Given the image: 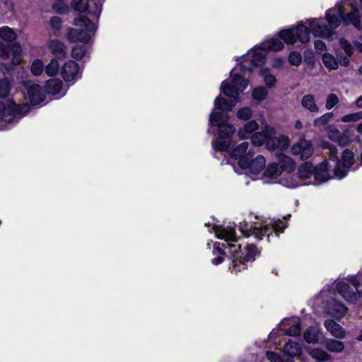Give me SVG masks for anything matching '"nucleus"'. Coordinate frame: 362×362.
Returning a JSON list of instances; mask_svg holds the SVG:
<instances>
[{
	"instance_id": "obj_11",
	"label": "nucleus",
	"mask_w": 362,
	"mask_h": 362,
	"mask_svg": "<svg viewBox=\"0 0 362 362\" xmlns=\"http://www.w3.org/2000/svg\"><path fill=\"white\" fill-rule=\"evenodd\" d=\"M347 311V307L334 298H328L324 304V312L337 320L343 318Z\"/></svg>"
},
{
	"instance_id": "obj_58",
	"label": "nucleus",
	"mask_w": 362,
	"mask_h": 362,
	"mask_svg": "<svg viewBox=\"0 0 362 362\" xmlns=\"http://www.w3.org/2000/svg\"><path fill=\"white\" fill-rule=\"evenodd\" d=\"M349 57H348L347 54H346V56H344L342 54L338 55L337 59L338 62V64H340L341 66H343L344 67L348 66L350 63Z\"/></svg>"
},
{
	"instance_id": "obj_41",
	"label": "nucleus",
	"mask_w": 362,
	"mask_h": 362,
	"mask_svg": "<svg viewBox=\"0 0 362 362\" xmlns=\"http://www.w3.org/2000/svg\"><path fill=\"white\" fill-rule=\"evenodd\" d=\"M284 47V43L278 38H272L268 45L264 46L266 51L278 52Z\"/></svg>"
},
{
	"instance_id": "obj_49",
	"label": "nucleus",
	"mask_w": 362,
	"mask_h": 362,
	"mask_svg": "<svg viewBox=\"0 0 362 362\" xmlns=\"http://www.w3.org/2000/svg\"><path fill=\"white\" fill-rule=\"evenodd\" d=\"M302 62V57L298 52H291L288 56V62L293 66H298Z\"/></svg>"
},
{
	"instance_id": "obj_30",
	"label": "nucleus",
	"mask_w": 362,
	"mask_h": 362,
	"mask_svg": "<svg viewBox=\"0 0 362 362\" xmlns=\"http://www.w3.org/2000/svg\"><path fill=\"white\" fill-rule=\"evenodd\" d=\"M259 124L255 120L249 121L238 131V135L241 139H246L251 133L257 130Z\"/></svg>"
},
{
	"instance_id": "obj_57",
	"label": "nucleus",
	"mask_w": 362,
	"mask_h": 362,
	"mask_svg": "<svg viewBox=\"0 0 362 362\" xmlns=\"http://www.w3.org/2000/svg\"><path fill=\"white\" fill-rule=\"evenodd\" d=\"M314 46L316 52L319 54H322L325 50H326L325 43L320 40H315Z\"/></svg>"
},
{
	"instance_id": "obj_25",
	"label": "nucleus",
	"mask_w": 362,
	"mask_h": 362,
	"mask_svg": "<svg viewBox=\"0 0 362 362\" xmlns=\"http://www.w3.org/2000/svg\"><path fill=\"white\" fill-rule=\"evenodd\" d=\"M49 48L57 59L62 60L66 57V46L59 40H52Z\"/></svg>"
},
{
	"instance_id": "obj_9",
	"label": "nucleus",
	"mask_w": 362,
	"mask_h": 362,
	"mask_svg": "<svg viewBox=\"0 0 362 362\" xmlns=\"http://www.w3.org/2000/svg\"><path fill=\"white\" fill-rule=\"evenodd\" d=\"M218 136L216 142H213L214 151H226L231 142V136L235 132V129L231 124L223 122L218 127Z\"/></svg>"
},
{
	"instance_id": "obj_20",
	"label": "nucleus",
	"mask_w": 362,
	"mask_h": 362,
	"mask_svg": "<svg viewBox=\"0 0 362 362\" xmlns=\"http://www.w3.org/2000/svg\"><path fill=\"white\" fill-rule=\"evenodd\" d=\"M29 100L33 105L40 104L45 100V95L41 86L30 83L26 85Z\"/></svg>"
},
{
	"instance_id": "obj_35",
	"label": "nucleus",
	"mask_w": 362,
	"mask_h": 362,
	"mask_svg": "<svg viewBox=\"0 0 362 362\" xmlns=\"http://www.w3.org/2000/svg\"><path fill=\"white\" fill-rule=\"evenodd\" d=\"M279 167L280 166L278 163L274 162L269 164L264 171L265 175L272 178L278 177L282 173V170Z\"/></svg>"
},
{
	"instance_id": "obj_18",
	"label": "nucleus",
	"mask_w": 362,
	"mask_h": 362,
	"mask_svg": "<svg viewBox=\"0 0 362 362\" xmlns=\"http://www.w3.org/2000/svg\"><path fill=\"white\" fill-rule=\"evenodd\" d=\"M249 144L248 142L244 141L232 149L231 151L229 152V154L231 158L238 160V164L240 168V161L244 159L246 160L247 159H251L254 156V153L252 151H249L247 152Z\"/></svg>"
},
{
	"instance_id": "obj_62",
	"label": "nucleus",
	"mask_w": 362,
	"mask_h": 362,
	"mask_svg": "<svg viewBox=\"0 0 362 362\" xmlns=\"http://www.w3.org/2000/svg\"><path fill=\"white\" fill-rule=\"evenodd\" d=\"M351 283L354 286V288H356V291L357 292L359 291H358V287L361 286V284L358 282V281L356 278H353L351 280Z\"/></svg>"
},
{
	"instance_id": "obj_31",
	"label": "nucleus",
	"mask_w": 362,
	"mask_h": 362,
	"mask_svg": "<svg viewBox=\"0 0 362 362\" xmlns=\"http://www.w3.org/2000/svg\"><path fill=\"white\" fill-rule=\"evenodd\" d=\"M301 105L311 112H317L319 111V107L315 104L314 96L311 94H307L303 97Z\"/></svg>"
},
{
	"instance_id": "obj_44",
	"label": "nucleus",
	"mask_w": 362,
	"mask_h": 362,
	"mask_svg": "<svg viewBox=\"0 0 362 362\" xmlns=\"http://www.w3.org/2000/svg\"><path fill=\"white\" fill-rule=\"evenodd\" d=\"M86 53V47L85 45H76L72 49L71 57L76 60H81Z\"/></svg>"
},
{
	"instance_id": "obj_36",
	"label": "nucleus",
	"mask_w": 362,
	"mask_h": 362,
	"mask_svg": "<svg viewBox=\"0 0 362 362\" xmlns=\"http://www.w3.org/2000/svg\"><path fill=\"white\" fill-rule=\"evenodd\" d=\"M0 37L6 42L14 41L16 38L15 32L8 26H4L0 28Z\"/></svg>"
},
{
	"instance_id": "obj_29",
	"label": "nucleus",
	"mask_w": 362,
	"mask_h": 362,
	"mask_svg": "<svg viewBox=\"0 0 362 362\" xmlns=\"http://www.w3.org/2000/svg\"><path fill=\"white\" fill-rule=\"evenodd\" d=\"M284 351L285 354L290 356H298L301 353V347L299 343L290 339L285 344Z\"/></svg>"
},
{
	"instance_id": "obj_16",
	"label": "nucleus",
	"mask_w": 362,
	"mask_h": 362,
	"mask_svg": "<svg viewBox=\"0 0 362 362\" xmlns=\"http://www.w3.org/2000/svg\"><path fill=\"white\" fill-rule=\"evenodd\" d=\"M265 165L266 160L262 155L257 156L255 158H252L251 159H247L246 160L243 159L240 161V168H249L250 172L254 175L259 174L262 170L264 169Z\"/></svg>"
},
{
	"instance_id": "obj_24",
	"label": "nucleus",
	"mask_w": 362,
	"mask_h": 362,
	"mask_svg": "<svg viewBox=\"0 0 362 362\" xmlns=\"http://www.w3.org/2000/svg\"><path fill=\"white\" fill-rule=\"evenodd\" d=\"M313 176L320 182H326L329 180V165L327 160L314 167Z\"/></svg>"
},
{
	"instance_id": "obj_10",
	"label": "nucleus",
	"mask_w": 362,
	"mask_h": 362,
	"mask_svg": "<svg viewBox=\"0 0 362 362\" xmlns=\"http://www.w3.org/2000/svg\"><path fill=\"white\" fill-rule=\"evenodd\" d=\"M214 105L216 109L222 112H212L209 117V122L211 126L218 127L224 122L223 111L229 112L235 105L233 101H227L224 98L218 96L214 101Z\"/></svg>"
},
{
	"instance_id": "obj_50",
	"label": "nucleus",
	"mask_w": 362,
	"mask_h": 362,
	"mask_svg": "<svg viewBox=\"0 0 362 362\" xmlns=\"http://www.w3.org/2000/svg\"><path fill=\"white\" fill-rule=\"evenodd\" d=\"M339 103V98L337 95L331 93L328 95L326 101V108L327 110L332 109Z\"/></svg>"
},
{
	"instance_id": "obj_45",
	"label": "nucleus",
	"mask_w": 362,
	"mask_h": 362,
	"mask_svg": "<svg viewBox=\"0 0 362 362\" xmlns=\"http://www.w3.org/2000/svg\"><path fill=\"white\" fill-rule=\"evenodd\" d=\"M44 69V64L40 59H35L31 65V72L35 76H40Z\"/></svg>"
},
{
	"instance_id": "obj_55",
	"label": "nucleus",
	"mask_w": 362,
	"mask_h": 362,
	"mask_svg": "<svg viewBox=\"0 0 362 362\" xmlns=\"http://www.w3.org/2000/svg\"><path fill=\"white\" fill-rule=\"evenodd\" d=\"M337 141L341 146L344 147L349 145V144L350 143V139L346 134H340L339 135L337 136Z\"/></svg>"
},
{
	"instance_id": "obj_48",
	"label": "nucleus",
	"mask_w": 362,
	"mask_h": 362,
	"mask_svg": "<svg viewBox=\"0 0 362 362\" xmlns=\"http://www.w3.org/2000/svg\"><path fill=\"white\" fill-rule=\"evenodd\" d=\"M339 45L348 55V57H351L354 53V48L351 44L346 40L345 38L339 39Z\"/></svg>"
},
{
	"instance_id": "obj_15",
	"label": "nucleus",
	"mask_w": 362,
	"mask_h": 362,
	"mask_svg": "<svg viewBox=\"0 0 362 362\" xmlns=\"http://www.w3.org/2000/svg\"><path fill=\"white\" fill-rule=\"evenodd\" d=\"M266 51L260 49H255L250 59H245L240 64L242 71H252L255 67L264 64Z\"/></svg>"
},
{
	"instance_id": "obj_37",
	"label": "nucleus",
	"mask_w": 362,
	"mask_h": 362,
	"mask_svg": "<svg viewBox=\"0 0 362 362\" xmlns=\"http://www.w3.org/2000/svg\"><path fill=\"white\" fill-rule=\"evenodd\" d=\"M260 75L264 78V81L267 87H273L276 82V78L274 75L269 73V68H262L259 71Z\"/></svg>"
},
{
	"instance_id": "obj_63",
	"label": "nucleus",
	"mask_w": 362,
	"mask_h": 362,
	"mask_svg": "<svg viewBox=\"0 0 362 362\" xmlns=\"http://www.w3.org/2000/svg\"><path fill=\"white\" fill-rule=\"evenodd\" d=\"M223 261V257L221 256H219L218 257L213 259L211 262H212L213 264L218 265V264L222 263Z\"/></svg>"
},
{
	"instance_id": "obj_51",
	"label": "nucleus",
	"mask_w": 362,
	"mask_h": 362,
	"mask_svg": "<svg viewBox=\"0 0 362 362\" xmlns=\"http://www.w3.org/2000/svg\"><path fill=\"white\" fill-rule=\"evenodd\" d=\"M362 119V111L357 113L349 114L344 115L341 120L344 122H355Z\"/></svg>"
},
{
	"instance_id": "obj_39",
	"label": "nucleus",
	"mask_w": 362,
	"mask_h": 362,
	"mask_svg": "<svg viewBox=\"0 0 362 362\" xmlns=\"http://www.w3.org/2000/svg\"><path fill=\"white\" fill-rule=\"evenodd\" d=\"M310 356L318 361L319 362L327 361L331 359V355L328 354L321 349H314L310 352Z\"/></svg>"
},
{
	"instance_id": "obj_26",
	"label": "nucleus",
	"mask_w": 362,
	"mask_h": 362,
	"mask_svg": "<svg viewBox=\"0 0 362 362\" xmlns=\"http://www.w3.org/2000/svg\"><path fill=\"white\" fill-rule=\"evenodd\" d=\"M62 86L63 83L61 80L54 78L48 80L45 88L47 93L54 95L60 93Z\"/></svg>"
},
{
	"instance_id": "obj_21",
	"label": "nucleus",
	"mask_w": 362,
	"mask_h": 362,
	"mask_svg": "<svg viewBox=\"0 0 362 362\" xmlns=\"http://www.w3.org/2000/svg\"><path fill=\"white\" fill-rule=\"evenodd\" d=\"M214 232L216 235L219 239H223L226 242L237 241V237L235 234V228L231 226H214Z\"/></svg>"
},
{
	"instance_id": "obj_6",
	"label": "nucleus",
	"mask_w": 362,
	"mask_h": 362,
	"mask_svg": "<svg viewBox=\"0 0 362 362\" xmlns=\"http://www.w3.org/2000/svg\"><path fill=\"white\" fill-rule=\"evenodd\" d=\"M29 110L30 106L28 104L17 105L11 102V105H6L0 102V121L6 123L17 122Z\"/></svg>"
},
{
	"instance_id": "obj_13",
	"label": "nucleus",
	"mask_w": 362,
	"mask_h": 362,
	"mask_svg": "<svg viewBox=\"0 0 362 362\" xmlns=\"http://www.w3.org/2000/svg\"><path fill=\"white\" fill-rule=\"evenodd\" d=\"M291 151L293 156H299L300 160H305L313 155L314 147L310 141L301 138L292 146Z\"/></svg>"
},
{
	"instance_id": "obj_28",
	"label": "nucleus",
	"mask_w": 362,
	"mask_h": 362,
	"mask_svg": "<svg viewBox=\"0 0 362 362\" xmlns=\"http://www.w3.org/2000/svg\"><path fill=\"white\" fill-rule=\"evenodd\" d=\"M324 346L330 352L339 353L344 349L342 341L334 339H327L324 341Z\"/></svg>"
},
{
	"instance_id": "obj_40",
	"label": "nucleus",
	"mask_w": 362,
	"mask_h": 362,
	"mask_svg": "<svg viewBox=\"0 0 362 362\" xmlns=\"http://www.w3.org/2000/svg\"><path fill=\"white\" fill-rule=\"evenodd\" d=\"M310 356L318 361L319 362L327 361L331 359V355L328 354L321 349H314L310 352Z\"/></svg>"
},
{
	"instance_id": "obj_7",
	"label": "nucleus",
	"mask_w": 362,
	"mask_h": 362,
	"mask_svg": "<svg viewBox=\"0 0 362 362\" xmlns=\"http://www.w3.org/2000/svg\"><path fill=\"white\" fill-rule=\"evenodd\" d=\"M281 223H282V222L280 221H271L269 223L265 225L261 224L258 227H251L249 230L242 231L245 236L254 235L257 240H261L264 235H267V241L270 242L272 237H277L279 235ZM282 230H281V231Z\"/></svg>"
},
{
	"instance_id": "obj_47",
	"label": "nucleus",
	"mask_w": 362,
	"mask_h": 362,
	"mask_svg": "<svg viewBox=\"0 0 362 362\" xmlns=\"http://www.w3.org/2000/svg\"><path fill=\"white\" fill-rule=\"evenodd\" d=\"M332 115H333L332 112H327L322 116L315 119L313 124L315 127L325 126L328 124L330 119L332 117Z\"/></svg>"
},
{
	"instance_id": "obj_1",
	"label": "nucleus",
	"mask_w": 362,
	"mask_h": 362,
	"mask_svg": "<svg viewBox=\"0 0 362 362\" xmlns=\"http://www.w3.org/2000/svg\"><path fill=\"white\" fill-rule=\"evenodd\" d=\"M310 32L315 36H325L329 33V30L327 25H320L316 20H311L309 28L300 24L297 27L281 30L279 37L287 44H294L297 40L302 43H307L310 40Z\"/></svg>"
},
{
	"instance_id": "obj_52",
	"label": "nucleus",
	"mask_w": 362,
	"mask_h": 362,
	"mask_svg": "<svg viewBox=\"0 0 362 362\" xmlns=\"http://www.w3.org/2000/svg\"><path fill=\"white\" fill-rule=\"evenodd\" d=\"M252 115V110L250 107L240 109L238 112V117L244 120L250 119Z\"/></svg>"
},
{
	"instance_id": "obj_61",
	"label": "nucleus",
	"mask_w": 362,
	"mask_h": 362,
	"mask_svg": "<svg viewBox=\"0 0 362 362\" xmlns=\"http://www.w3.org/2000/svg\"><path fill=\"white\" fill-rule=\"evenodd\" d=\"M213 252H214V255H217V254H220L221 255H226V252H224L223 249H222L221 247H219V244L218 245H216V244H215Z\"/></svg>"
},
{
	"instance_id": "obj_59",
	"label": "nucleus",
	"mask_w": 362,
	"mask_h": 362,
	"mask_svg": "<svg viewBox=\"0 0 362 362\" xmlns=\"http://www.w3.org/2000/svg\"><path fill=\"white\" fill-rule=\"evenodd\" d=\"M14 66L15 65H13L12 64H6V63H1L0 64V70L4 75L8 74L10 71L11 69H13Z\"/></svg>"
},
{
	"instance_id": "obj_54",
	"label": "nucleus",
	"mask_w": 362,
	"mask_h": 362,
	"mask_svg": "<svg viewBox=\"0 0 362 362\" xmlns=\"http://www.w3.org/2000/svg\"><path fill=\"white\" fill-rule=\"evenodd\" d=\"M49 24L52 29L59 30L62 28V21L59 16H53L49 21Z\"/></svg>"
},
{
	"instance_id": "obj_2",
	"label": "nucleus",
	"mask_w": 362,
	"mask_h": 362,
	"mask_svg": "<svg viewBox=\"0 0 362 362\" xmlns=\"http://www.w3.org/2000/svg\"><path fill=\"white\" fill-rule=\"evenodd\" d=\"M351 11L346 14L341 6L332 8L327 11L326 18L332 29H336L342 22L345 25L352 24L358 30H362L358 8L353 4H351Z\"/></svg>"
},
{
	"instance_id": "obj_32",
	"label": "nucleus",
	"mask_w": 362,
	"mask_h": 362,
	"mask_svg": "<svg viewBox=\"0 0 362 362\" xmlns=\"http://www.w3.org/2000/svg\"><path fill=\"white\" fill-rule=\"evenodd\" d=\"M298 173L301 178H310L313 176L314 167L312 163L307 161L302 163L298 168Z\"/></svg>"
},
{
	"instance_id": "obj_60",
	"label": "nucleus",
	"mask_w": 362,
	"mask_h": 362,
	"mask_svg": "<svg viewBox=\"0 0 362 362\" xmlns=\"http://www.w3.org/2000/svg\"><path fill=\"white\" fill-rule=\"evenodd\" d=\"M95 10L93 11H89L90 13L98 17L101 13L102 11V3L99 1L98 2L95 3Z\"/></svg>"
},
{
	"instance_id": "obj_27",
	"label": "nucleus",
	"mask_w": 362,
	"mask_h": 362,
	"mask_svg": "<svg viewBox=\"0 0 362 362\" xmlns=\"http://www.w3.org/2000/svg\"><path fill=\"white\" fill-rule=\"evenodd\" d=\"M320 330L316 327H309L303 334L304 340L310 344H315L318 342L320 339Z\"/></svg>"
},
{
	"instance_id": "obj_34",
	"label": "nucleus",
	"mask_w": 362,
	"mask_h": 362,
	"mask_svg": "<svg viewBox=\"0 0 362 362\" xmlns=\"http://www.w3.org/2000/svg\"><path fill=\"white\" fill-rule=\"evenodd\" d=\"M11 90V83L7 77L0 79V98H6L9 96Z\"/></svg>"
},
{
	"instance_id": "obj_53",
	"label": "nucleus",
	"mask_w": 362,
	"mask_h": 362,
	"mask_svg": "<svg viewBox=\"0 0 362 362\" xmlns=\"http://www.w3.org/2000/svg\"><path fill=\"white\" fill-rule=\"evenodd\" d=\"M300 334V325L299 323L293 325L288 328L286 331V334L288 336H298Z\"/></svg>"
},
{
	"instance_id": "obj_8",
	"label": "nucleus",
	"mask_w": 362,
	"mask_h": 362,
	"mask_svg": "<svg viewBox=\"0 0 362 362\" xmlns=\"http://www.w3.org/2000/svg\"><path fill=\"white\" fill-rule=\"evenodd\" d=\"M247 85V80L235 74L230 83L227 81H223L220 88L226 96L236 100L239 97L240 92L246 89Z\"/></svg>"
},
{
	"instance_id": "obj_3",
	"label": "nucleus",
	"mask_w": 362,
	"mask_h": 362,
	"mask_svg": "<svg viewBox=\"0 0 362 362\" xmlns=\"http://www.w3.org/2000/svg\"><path fill=\"white\" fill-rule=\"evenodd\" d=\"M76 28H70L67 39L71 42H81L87 43L96 31L95 24L86 16H80L74 21Z\"/></svg>"
},
{
	"instance_id": "obj_64",
	"label": "nucleus",
	"mask_w": 362,
	"mask_h": 362,
	"mask_svg": "<svg viewBox=\"0 0 362 362\" xmlns=\"http://www.w3.org/2000/svg\"><path fill=\"white\" fill-rule=\"evenodd\" d=\"M355 105L358 108H362V95L356 99L355 101Z\"/></svg>"
},
{
	"instance_id": "obj_56",
	"label": "nucleus",
	"mask_w": 362,
	"mask_h": 362,
	"mask_svg": "<svg viewBox=\"0 0 362 362\" xmlns=\"http://www.w3.org/2000/svg\"><path fill=\"white\" fill-rule=\"evenodd\" d=\"M267 358L271 361V362H282V359L281 356L273 351H267L266 354Z\"/></svg>"
},
{
	"instance_id": "obj_5",
	"label": "nucleus",
	"mask_w": 362,
	"mask_h": 362,
	"mask_svg": "<svg viewBox=\"0 0 362 362\" xmlns=\"http://www.w3.org/2000/svg\"><path fill=\"white\" fill-rule=\"evenodd\" d=\"M324 148L329 150V159L335 162L334 168V176L339 179L344 177L354 163V153L352 151L348 148L345 149L340 160L337 156V148L334 146L327 144L324 146Z\"/></svg>"
},
{
	"instance_id": "obj_33",
	"label": "nucleus",
	"mask_w": 362,
	"mask_h": 362,
	"mask_svg": "<svg viewBox=\"0 0 362 362\" xmlns=\"http://www.w3.org/2000/svg\"><path fill=\"white\" fill-rule=\"evenodd\" d=\"M270 127H266L263 132H255L251 136V141L253 146H260L262 144H266L267 139L268 136V129Z\"/></svg>"
},
{
	"instance_id": "obj_42",
	"label": "nucleus",
	"mask_w": 362,
	"mask_h": 362,
	"mask_svg": "<svg viewBox=\"0 0 362 362\" xmlns=\"http://www.w3.org/2000/svg\"><path fill=\"white\" fill-rule=\"evenodd\" d=\"M71 6L75 11L79 13L86 12L88 10V0H73Z\"/></svg>"
},
{
	"instance_id": "obj_4",
	"label": "nucleus",
	"mask_w": 362,
	"mask_h": 362,
	"mask_svg": "<svg viewBox=\"0 0 362 362\" xmlns=\"http://www.w3.org/2000/svg\"><path fill=\"white\" fill-rule=\"evenodd\" d=\"M226 246L230 247V252L233 256L232 267L236 273L242 269H245V263L253 261L257 255V247L253 244H247L245 247L244 251L241 250L240 245L223 244V247H226Z\"/></svg>"
},
{
	"instance_id": "obj_38",
	"label": "nucleus",
	"mask_w": 362,
	"mask_h": 362,
	"mask_svg": "<svg viewBox=\"0 0 362 362\" xmlns=\"http://www.w3.org/2000/svg\"><path fill=\"white\" fill-rule=\"evenodd\" d=\"M322 62L325 66L329 69L336 70L339 67L337 60L331 54H324L322 56Z\"/></svg>"
},
{
	"instance_id": "obj_19",
	"label": "nucleus",
	"mask_w": 362,
	"mask_h": 362,
	"mask_svg": "<svg viewBox=\"0 0 362 362\" xmlns=\"http://www.w3.org/2000/svg\"><path fill=\"white\" fill-rule=\"evenodd\" d=\"M79 71L78 63L73 60L66 62L62 68L61 75L66 82L74 81Z\"/></svg>"
},
{
	"instance_id": "obj_14",
	"label": "nucleus",
	"mask_w": 362,
	"mask_h": 362,
	"mask_svg": "<svg viewBox=\"0 0 362 362\" xmlns=\"http://www.w3.org/2000/svg\"><path fill=\"white\" fill-rule=\"evenodd\" d=\"M12 55V64L17 65L21 57V47L19 45L11 43L0 44V57L4 59Z\"/></svg>"
},
{
	"instance_id": "obj_43",
	"label": "nucleus",
	"mask_w": 362,
	"mask_h": 362,
	"mask_svg": "<svg viewBox=\"0 0 362 362\" xmlns=\"http://www.w3.org/2000/svg\"><path fill=\"white\" fill-rule=\"evenodd\" d=\"M59 63L57 59H52L45 67V72L49 76H54L59 72Z\"/></svg>"
},
{
	"instance_id": "obj_23",
	"label": "nucleus",
	"mask_w": 362,
	"mask_h": 362,
	"mask_svg": "<svg viewBox=\"0 0 362 362\" xmlns=\"http://www.w3.org/2000/svg\"><path fill=\"white\" fill-rule=\"evenodd\" d=\"M277 157L278 163L279 165V168L281 169L282 172H286L287 173H291L295 169V163L293 160L288 156L284 155L282 153L277 152L276 153Z\"/></svg>"
},
{
	"instance_id": "obj_22",
	"label": "nucleus",
	"mask_w": 362,
	"mask_h": 362,
	"mask_svg": "<svg viewBox=\"0 0 362 362\" xmlns=\"http://www.w3.org/2000/svg\"><path fill=\"white\" fill-rule=\"evenodd\" d=\"M326 329L334 337L338 339H344L346 337V331L341 325L331 319L324 322Z\"/></svg>"
},
{
	"instance_id": "obj_12",
	"label": "nucleus",
	"mask_w": 362,
	"mask_h": 362,
	"mask_svg": "<svg viewBox=\"0 0 362 362\" xmlns=\"http://www.w3.org/2000/svg\"><path fill=\"white\" fill-rule=\"evenodd\" d=\"M265 146L269 151L279 150L281 153L289 146V139L288 136L284 135L276 136V131L271 127L268 129Z\"/></svg>"
},
{
	"instance_id": "obj_17",
	"label": "nucleus",
	"mask_w": 362,
	"mask_h": 362,
	"mask_svg": "<svg viewBox=\"0 0 362 362\" xmlns=\"http://www.w3.org/2000/svg\"><path fill=\"white\" fill-rule=\"evenodd\" d=\"M336 289L337 292L349 303H355L361 297L360 291L355 292L351 286L344 281L337 284Z\"/></svg>"
},
{
	"instance_id": "obj_46",
	"label": "nucleus",
	"mask_w": 362,
	"mask_h": 362,
	"mask_svg": "<svg viewBox=\"0 0 362 362\" xmlns=\"http://www.w3.org/2000/svg\"><path fill=\"white\" fill-rule=\"evenodd\" d=\"M267 90L263 87L255 88L252 93L253 99L257 101H262L264 100L267 97Z\"/></svg>"
}]
</instances>
